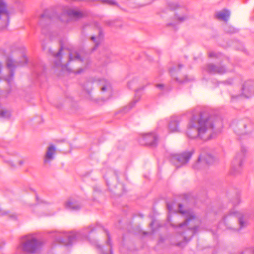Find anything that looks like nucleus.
Instances as JSON below:
<instances>
[{
  "instance_id": "f257e3e1",
  "label": "nucleus",
  "mask_w": 254,
  "mask_h": 254,
  "mask_svg": "<svg viewBox=\"0 0 254 254\" xmlns=\"http://www.w3.org/2000/svg\"><path fill=\"white\" fill-rule=\"evenodd\" d=\"M221 123L220 118L202 112L198 115L192 116L188 125L186 134L190 139L199 138L206 141L215 136V128Z\"/></svg>"
},
{
  "instance_id": "f03ea898",
  "label": "nucleus",
  "mask_w": 254,
  "mask_h": 254,
  "mask_svg": "<svg viewBox=\"0 0 254 254\" xmlns=\"http://www.w3.org/2000/svg\"><path fill=\"white\" fill-rule=\"evenodd\" d=\"M183 206L182 204H178V211L180 213L185 215V221L179 224L171 223V225L175 229L177 234L183 236V239L186 243L194 235L198 227L199 221L193 212L184 211L183 210Z\"/></svg>"
},
{
  "instance_id": "7ed1b4c3",
  "label": "nucleus",
  "mask_w": 254,
  "mask_h": 254,
  "mask_svg": "<svg viewBox=\"0 0 254 254\" xmlns=\"http://www.w3.org/2000/svg\"><path fill=\"white\" fill-rule=\"evenodd\" d=\"M95 230L92 225L84 228L79 232L62 233L56 232L55 240L60 244L69 246L76 240L88 238V235Z\"/></svg>"
},
{
  "instance_id": "20e7f679",
  "label": "nucleus",
  "mask_w": 254,
  "mask_h": 254,
  "mask_svg": "<svg viewBox=\"0 0 254 254\" xmlns=\"http://www.w3.org/2000/svg\"><path fill=\"white\" fill-rule=\"evenodd\" d=\"M223 222L227 229L234 231H239L247 226L242 214L234 210H231L223 218Z\"/></svg>"
},
{
  "instance_id": "39448f33",
  "label": "nucleus",
  "mask_w": 254,
  "mask_h": 254,
  "mask_svg": "<svg viewBox=\"0 0 254 254\" xmlns=\"http://www.w3.org/2000/svg\"><path fill=\"white\" fill-rule=\"evenodd\" d=\"M230 102H236L240 100L242 97L250 98L254 95V80H248L245 81L242 85L241 93H235L230 92Z\"/></svg>"
},
{
  "instance_id": "423d86ee",
  "label": "nucleus",
  "mask_w": 254,
  "mask_h": 254,
  "mask_svg": "<svg viewBox=\"0 0 254 254\" xmlns=\"http://www.w3.org/2000/svg\"><path fill=\"white\" fill-rule=\"evenodd\" d=\"M42 242L33 236H25L21 243L20 247L23 252L34 254L37 253L42 246Z\"/></svg>"
},
{
  "instance_id": "0eeeda50",
  "label": "nucleus",
  "mask_w": 254,
  "mask_h": 254,
  "mask_svg": "<svg viewBox=\"0 0 254 254\" xmlns=\"http://www.w3.org/2000/svg\"><path fill=\"white\" fill-rule=\"evenodd\" d=\"M24 62L23 63H21V62L15 61L12 59L11 58H8L6 60V66L9 69L10 71L8 75H6L5 77V80L7 82L9 88L7 90V92L9 93L11 90L14 87V85L13 83V80L14 77V70L15 68L19 65H22L24 64H26L27 62V60L26 57H23Z\"/></svg>"
},
{
  "instance_id": "6e6552de",
  "label": "nucleus",
  "mask_w": 254,
  "mask_h": 254,
  "mask_svg": "<svg viewBox=\"0 0 254 254\" xmlns=\"http://www.w3.org/2000/svg\"><path fill=\"white\" fill-rule=\"evenodd\" d=\"M231 126L234 131L238 134H246L250 133L253 129V125L248 118L234 121Z\"/></svg>"
},
{
  "instance_id": "1a4fd4ad",
  "label": "nucleus",
  "mask_w": 254,
  "mask_h": 254,
  "mask_svg": "<svg viewBox=\"0 0 254 254\" xmlns=\"http://www.w3.org/2000/svg\"><path fill=\"white\" fill-rule=\"evenodd\" d=\"M176 10L175 17L179 22H183L189 18L187 10L185 7H180L177 3L169 2L167 7L162 10V12L166 13L169 11Z\"/></svg>"
},
{
  "instance_id": "9d476101",
  "label": "nucleus",
  "mask_w": 254,
  "mask_h": 254,
  "mask_svg": "<svg viewBox=\"0 0 254 254\" xmlns=\"http://www.w3.org/2000/svg\"><path fill=\"white\" fill-rule=\"evenodd\" d=\"M206 149H201L199 157L196 162L193 165V168L195 170H200L205 167L207 164H211L214 161V157L210 154L206 152Z\"/></svg>"
},
{
  "instance_id": "9b49d317",
  "label": "nucleus",
  "mask_w": 254,
  "mask_h": 254,
  "mask_svg": "<svg viewBox=\"0 0 254 254\" xmlns=\"http://www.w3.org/2000/svg\"><path fill=\"white\" fill-rule=\"evenodd\" d=\"M193 153V151H187L180 154H172L170 160L177 168H179L185 165L189 162Z\"/></svg>"
},
{
  "instance_id": "f8f14e48",
  "label": "nucleus",
  "mask_w": 254,
  "mask_h": 254,
  "mask_svg": "<svg viewBox=\"0 0 254 254\" xmlns=\"http://www.w3.org/2000/svg\"><path fill=\"white\" fill-rule=\"evenodd\" d=\"M10 12L7 8L6 3L0 0V21L1 23V28L5 29L9 23Z\"/></svg>"
},
{
  "instance_id": "ddd939ff",
  "label": "nucleus",
  "mask_w": 254,
  "mask_h": 254,
  "mask_svg": "<svg viewBox=\"0 0 254 254\" xmlns=\"http://www.w3.org/2000/svg\"><path fill=\"white\" fill-rule=\"evenodd\" d=\"M158 137L155 133H149L143 135L139 139V143L151 148L155 147L158 143Z\"/></svg>"
},
{
  "instance_id": "4468645a",
  "label": "nucleus",
  "mask_w": 254,
  "mask_h": 254,
  "mask_svg": "<svg viewBox=\"0 0 254 254\" xmlns=\"http://www.w3.org/2000/svg\"><path fill=\"white\" fill-rule=\"evenodd\" d=\"M247 151V148L242 146L240 151L236 154L233 161V166L234 169H237L242 166Z\"/></svg>"
},
{
  "instance_id": "2eb2a0df",
  "label": "nucleus",
  "mask_w": 254,
  "mask_h": 254,
  "mask_svg": "<svg viewBox=\"0 0 254 254\" xmlns=\"http://www.w3.org/2000/svg\"><path fill=\"white\" fill-rule=\"evenodd\" d=\"M66 15L69 18L77 20L87 16V13L84 11H81L76 8H68L62 15Z\"/></svg>"
},
{
  "instance_id": "dca6fc26",
  "label": "nucleus",
  "mask_w": 254,
  "mask_h": 254,
  "mask_svg": "<svg viewBox=\"0 0 254 254\" xmlns=\"http://www.w3.org/2000/svg\"><path fill=\"white\" fill-rule=\"evenodd\" d=\"M95 81H96V80H94L93 78L90 79L84 83L83 88L86 93L85 97L90 101L95 103H98V100L94 98L91 94L93 89L92 84Z\"/></svg>"
},
{
  "instance_id": "f3484780",
  "label": "nucleus",
  "mask_w": 254,
  "mask_h": 254,
  "mask_svg": "<svg viewBox=\"0 0 254 254\" xmlns=\"http://www.w3.org/2000/svg\"><path fill=\"white\" fill-rule=\"evenodd\" d=\"M205 69L208 73L212 74L218 73L222 74L227 71V69L224 66L221 65H216L213 64H208L206 66Z\"/></svg>"
},
{
  "instance_id": "a211bd4d",
  "label": "nucleus",
  "mask_w": 254,
  "mask_h": 254,
  "mask_svg": "<svg viewBox=\"0 0 254 254\" xmlns=\"http://www.w3.org/2000/svg\"><path fill=\"white\" fill-rule=\"evenodd\" d=\"M56 153V149L54 145H51L49 146L44 156V164L46 165H50L51 162L55 158Z\"/></svg>"
},
{
  "instance_id": "6ab92c4d",
  "label": "nucleus",
  "mask_w": 254,
  "mask_h": 254,
  "mask_svg": "<svg viewBox=\"0 0 254 254\" xmlns=\"http://www.w3.org/2000/svg\"><path fill=\"white\" fill-rule=\"evenodd\" d=\"M180 120L178 117H174L171 118L169 124V130L171 132H177L180 131L179 123Z\"/></svg>"
},
{
  "instance_id": "aec40b11",
  "label": "nucleus",
  "mask_w": 254,
  "mask_h": 254,
  "mask_svg": "<svg viewBox=\"0 0 254 254\" xmlns=\"http://www.w3.org/2000/svg\"><path fill=\"white\" fill-rule=\"evenodd\" d=\"M65 207L67 209L77 210L81 208V204L77 200L73 198H70L65 203Z\"/></svg>"
},
{
  "instance_id": "412c9836",
  "label": "nucleus",
  "mask_w": 254,
  "mask_h": 254,
  "mask_svg": "<svg viewBox=\"0 0 254 254\" xmlns=\"http://www.w3.org/2000/svg\"><path fill=\"white\" fill-rule=\"evenodd\" d=\"M51 20V18L48 13V10L44 11V13L41 14L39 18V23L42 27V32L45 34L44 31V24L45 23H48Z\"/></svg>"
},
{
  "instance_id": "4be33fe9",
  "label": "nucleus",
  "mask_w": 254,
  "mask_h": 254,
  "mask_svg": "<svg viewBox=\"0 0 254 254\" xmlns=\"http://www.w3.org/2000/svg\"><path fill=\"white\" fill-rule=\"evenodd\" d=\"M105 232L106 233L107 236V240L106 244L107 245H109V252H105L103 251L102 248L100 245H97V242L96 241H93L91 242L93 244L96 245L97 248L101 251L102 254H113V251H112V243L111 242V238L109 235V233L108 231L105 230Z\"/></svg>"
},
{
  "instance_id": "5701e85b",
  "label": "nucleus",
  "mask_w": 254,
  "mask_h": 254,
  "mask_svg": "<svg viewBox=\"0 0 254 254\" xmlns=\"http://www.w3.org/2000/svg\"><path fill=\"white\" fill-rule=\"evenodd\" d=\"M98 81L101 91L102 92L107 91L110 95L112 92V88L110 83L104 79L98 80Z\"/></svg>"
},
{
  "instance_id": "b1692460",
  "label": "nucleus",
  "mask_w": 254,
  "mask_h": 254,
  "mask_svg": "<svg viewBox=\"0 0 254 254\" xmlns=\"http://www.w3.org/2000/svg\"><path fill=\"white\" fill-rule=\"evenodd\" d=\"M83 60V59L81 57V53H79L76 51H71L69 54V62L76 61L81 63Z\"/></svg>"
},
{
  "instance_id": "393cba45",
  "label": "nucleus",
  "mask_w": 254,
  "mask_h": 254,
  "mask_svg": "<svg viewBox=\"0 0 254 254\" xmlns=\"http://www.w3.org/2000/svg\"><path fill=\"white\" fill-rule=\"evenodd\" d=\"M230 15V12L228 10L224 9L216 13V18L221 20L227 21Z\"/></svg>"
},
{
  "instance_id": "a878e982",
  "label": "nucleus",
  "mask_w": 254,
  "mask_h": 254,
  "mask_svg": "<svg viewBox=\"0 0 254 254\" xmlns=\"http://www.w3.org/2000/svg\"><path fill=\"white\" fill-rule=\"evenodd\" d=\"M106 24L109 27L115 28H122L123 26V22L120 20L107 21Z\"/></svg>"
},
{
  "instance_id": "bb28decb",
  "label": "nucleus",
  "mask_w": 254,
  "mask_h": 254,
  "mask_svg": "<svg viewBox=\"0 0 254 254\" xmlns=\"http://www.w3.org/2000/svg\"><path fill=\"white\" fill-rule=\"evenodd\" d=\"M63 49L61 47L59 50V52L57 54L53 53V55L56 59V61H55V65L57 66H62L61 63V58H62V52Z\"/></svg>"
},
{
  "instance_id": "cd10ccee",
  "label": "nucleus",
  "mask_w": 254,
  "mask_h": 254,
  "mask_svg": "<svg viewBox=\"0 0 254 254\" xmlns=\"http://www.w3.org/2000/svg\"><path fill=\"white\" fill-rule=\"evenodd\" d=\"M102 36L101 34H100L97 37L92 36L91 37V40L94 42L95 43V46L92 49V51H94L100 44V41L102 39Z\"/></svg>"
},
{
  "instance_id": "c85d7f7f",
  "label": "nucleus",
  "mask_w": 254,
  "mask_h": 254,
  "mask_svg": "<svg viewBox=\"0 0 254 254\" xmlns=\"http://www.w3.org/2000/svg\"><path fill=\"white\" fill-rule=\"evenodd\" d=\"M11 116L10 111L5 109H1L0 110V118L8 119Z\"/></svg>"
},
{
  "instance_id": "c756f323",
  "label": "nucleus",
  "mask_w": 254,
  "mask_h": 254,
  "mask_svg": "<svg viewBox=\"0 0 254 254\" xmlns=\"http://www.w3.org/2000/svg\"><path fill=\"white\" fill-rule=\"evenodd\" d=\"M183 66V65L182 64H179L178 65V67L177 68L176 67H172L170 69V72L171 73V76L173 77H174L175 78L176 80L177 81H178V79L177 78H176L175 76V73L177 72ZM179 82H180L179 81Z\"/></svg>"
},
{
  "instance_id": "7c9ffc66",
  "label": "nucleus",
  "mask_w": 254,
  "mask_h": 254,
  "mask_svg": "<svg viewBox=\"0 0 254 254\" xmlns=\"http://www.w3.org/2000/svg\"><path fill=\"white\" fill-rule=\"evenodd\" d=\"M100 0L102 3L108 4L109 5H117V3L115 1V0Z\"/></svg>"
},
{
  "instance_id": "2f4dec72",
  "label": "nucleus",
  "mask_w": 254,
  "mask_h": 254,
  "mask_svg": "<svg viewBox=\"0 0 254 254\" xmlns=\"http://www.w3.org/2000/svg\"><path fill=\"white\" fill-rule=\"evenodd\" d=\"M139 100V97H138L137 98L135 97L134 99H133L128 105V107L129 109H131L133 108L135 104Z\"/></svg>"
},
{
  "instance_id": "473e14b6",
  "label": "nucleus",
  "mask_w": 254,
  "mask_h": 254,
  "mask_svg": "<svg viewBox=\"0 0 254 254\" xmlns=\"http://www.w3.org/2000/svg\"><path fill=\"white\" fill-rule=\"evenodd\" d=\"M167 207L168 211L170 213L177 212L176 210L173 209V203L167 202Z\"/></svg>"
},
{
  "instance_id": "72a5a7b5",
  "label": "nucleus",
  "mask_w": 254,
  "mask_h": 254,
  "mask_svg": "<svg viewBox=\"0 0 254 254\" xmlns=\"http://www.w3.org/2000/svg\"><path fill=\"white\" fill-rule=\"evenodd\" d=\"M68 70L70 71L74 72L75 74H80L83 72V71L84 70V68H80L76 70H73L71 69H68Z\"/></svg>"
},
{
  "instance_id": "f704fd0d",
  "label": "nucleus",
  "mask_w": 254,
  "mask_h": 254,
  "mask_svg": "<svg viewBox=\"0 0 254 254\" xmlns=\"http://www.w3.org/2000/svg\"><path fill=\"white\" fill-rule=\"evenodd\" d=\"M136 82V79H134L132 81H130L128 82L127 86L129 88L132 87V84H134Z\"/></svg>"
},
{
  "instance_id": "c9c22d12",
  "label": "nucleus",
  "mask_w": 254,
  "mask_h": 254,
  "mask_svg": "<svg viewBox=\"0 0 254 254\" xmlns=\"http://www.w3.org/2000/svg\"><path fill=\"white\" fill-rule=\"evenodd\" d=\"M9 214V212L7 211L2 210L0 208V216H3Z\"/></svg>"
},
{
  "instance_id": "e433bc0d",
  "label": "nucleus",
  "mask_w": 254,
  "mask_h": 254,
  "mask_svg": "<svg viewBox=\"0 0 254 254\" xmlns=\"http://www.w3.org/2000/svg\"><path fill=\"white\" fill-rule=\"evenodd\" d=\"M156 87L160 89L161 90H163V89L164 88V84H156Z\"/></svg>"
},
{
  "instance_id": "4c0bfd02",
  "label": "nucleus",
  "mask_w": 254,
  "mask_h": 254,
  "mask_svg": "<svg viewBox=\"0 0 254 254\" xmlns=\"http://www.w3.org/2000/svg\"><path fill=\"white\" fill-rule=\"evenodd\" d=\"M242 254H254V249H253L252 253H250L249 251H246Z\"/></svg>"
},
{
  "instance_id": "58836bf2",
  "label": "nucleus",
  "mask_w": 254,
  "mask_h": 254,
  "mask_svg": "<svg viewBox=\"0 0 254 254\" xmlns=\"http://www.w3.org/2000/svg\"><path fill=\"white\" fill-rule=\"evenodd\" d=\"M233 82V80L232 79H230V80H226L225 81V83L228 84H232Z\"/></svg>"
},
{
  "instance_id": "ea45409f",
  "label": "nucleus",
  "mask_w": 254,
  "mask_h": 254,
  "mask_svg": "<svg viewBox=\"0 0 254 254\" xmlns=\"http://www.w3.org/2000/svg\"><path fill=\"white\" fill-rule=\"evenodd\" d=\"M9 215H10V217L13 219H15L17 217L15 214H10Z\"/></svg>"
},
{
  "instance_id": "a19ab883",
  "label": "nucleus",
  "mask_w": 254,
  "mask_h": 254,
  "mask_svg": "<svg viewBox=\"0 0 254 254\" xmlns=\"http://www.w3.org/2000/svg\"><path fill=\"white\" fill-rule=\"evenodd\" d=\"M209 56L210 57H214L215 56V54L213 52H211L209 54Z\"/></svg>"
},
{
  "instance_id": "79ce46f5",
  "label": "nucleus",
  "mask_w": 254,
  "mask_h": 254,
  "mask_svg": "<svg viewBox=\"0 0 254 254\" xmlns=\"http://www.w3.org/2000/svg\"><path fill=\"white\" fill-rule=\"evenodd\" d=\"M13 162H14L13 160L10 161V162H9V164H10V165L12 167L14 168L15 167V165L13 164Z\"/></svg>"
},
{
  "instance_id": "37998d69",
  "label": "nucleus",
  "mask_w": 254,
  "mask_h": 254,
  "mask_svg": "<svg viewBox=\"0 0 254 254\" xmlns=\"http://www.w3.org/2000/svg\"><path fill=\"white\" fill-rule=\"evenodd\" d=\"M23 163H24V162H23V161H22V160H20V161H19L18 162V165H19V166H22V165L23 164Z\"/></svg>"
},
{
  "instance_id": "c03bdc74",
  "label": "nucleus",
  "mask_w": 254,
  "mask_h": 254,
  "mask_svg": "<svg viewBox=\"0 0 254 254\" xmlns=\"http://www.w3.org/2000/svg\"><path fill=\"white\" fill-rule=\"evenodd\" d=\"M167 26L168 27H170L171 26H173V27H175V25L173 23H168V24H167Z\"/></svg>"
},
{
  "instance_id": "a18cd8bd",
  "label": "nucleus",
  "mask_w": 254,
  "mask_h": 254,
  "mask_svg": "<svg viewBox=\"0 0 254 254\" xmlns=\"http://www.w3.org/2000/svg\"><path fill=\"white\" fill-rule=\"evenodd\" d=\"M1 69H2V64L0 62V72H1Z\"/></svg>"
},
{
  "instance_id": "49530a36",
  "label": "nucleus",
  "mask_w": 254,
  "mask_h": 254,
  "mask_svg": "<svg viewBox=\"0 0 254 254\" xmlns=\"http://www.w3.org/2000/svg\"><path fill=\"white\" fill-rule=\"evenodd\" d=\"M183 242H180V243H179L178 244V245L179 246H182V245H183Z\"/></svg>"
},
{
  "instance_id": "de8ad7c7",
  "label": "nucleus",
  "mask_w": 254,
  "mask_h": 254,
  "mask_svg": "<svg viewBox=\"0 0 254 254\" xmlns=\"http://www.w3.org/2000/svg\"><path fill=\"white\" fill-rule=\"evenodd\" d=\"M227 32H229L228 31H227ZM231 33H234L235 31H234V30H233V31H229Z\"/></svg>"
},
{
  "instance_id": "09e8293b",
  "label": "nucleus",
  "mask_w": 254,
  "mask_h": 254,
  "mask_svg": "<svg viewBox=\"0 0 254 254\" xmlns=\"http://www.w3.org/2000/svg\"><path fill=\"white\" fill-rule=\"evenodd\" d=\"M61 20H62V21H68V20H63V19H62Z\"/></svg>"
},
{
  "instance_id": "8fccbe9b",
  "label": "nucleus",
  "mask_w": 254,
  "mask_h": 254,
  "mask_svg": "<svg viewBox=\"0 0 254 254\" xmlns=\"http://www.w3.org/2000/svg\"><path fill=\"white\" fill-rule=\"evenodd\" d=\"M143 88H141V89H143ZM141 90V89L140 88H138V89H137V91H138V90Z\"/></svg>"
},
{
  "instance_id": "3c124183",
  "label": "nucleus",
  "mask_w": 254,
  "mask_h": 254,
  "mask_svg": "<svg viewBox=\"0 0 254 254\" xmlns=\"http://www.w3.org/2000/svg\"><path fill=\"white\" fill-rule=\"evenodd\" d=\"M68 64H66L65 66L67 67L68 66Z\"/></svg>"
},
{
  "instance_id": "603ef678",
  "label": "nucleus",
  "mask_w": 254,
  "mask_h": 254,
  "mask_svg": "<svg viewBox=\"0 0 254 254\" xmlns=\"http://www.w3.org/2000/svg\"><path fill=\"white\" fill-rule=\"evenodd\" d=\"M36 199H37V200H38V196H36Z\"/></svg>"
},
{
  "instance_id": "864d4df0",
  "label": "nucleus",
  "mask_w": 254,
  "mask_h": 254,
  "mask_svg": "<svg viewBox=\"0 0 254 254\" xmlns=\"http://www.w3.org/2000/svg\"><path fill=\"white\" fill-rule=\"evenodd\" d=\"M11 51H12V52H13V51H14V50H13V49H11Z\"/></svg>"
}]
</instances>
